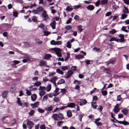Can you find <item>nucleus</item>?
<instances>
[{
	"label": "nucleus",
	"instance_id": "nucleus-53",
	"mask_svg": "<svg viewBox=\"0 0 129 129\" xmlns=\"http://www.w3.org/2000/svg\"><path fill=\"white\" fill-rule=\"evenodd\" d=\"M72 28V27L71 25H68L65 27V28L69 30Z\"/></svg>",
	"mask_w": 129,
	"mask_h": 129
},
{
	"label": "nucleus",
	"instance_id": "nucleus-58",
	"mask_svg": "<svg viewBox=\"0 0 129 129\" xmlns=\"http://www.w3.org/2000/svg\"><path fill=\"white\" fill-rule=\"evenodd\" d=\"M63 122L62 121H58L57 123V125L60 126L61 124H62Z\"/></svg>",
	"mask_w": 129,
	"mask_h": 129
},
{
	"label": "nucleus",
	"instance_id": "nucleus-40",
	"mask_svg": "<svg viewBox=\"0 0 129 129\" xmlns=\"http://www.w3.org/2000/svg\"><path fill=\"white\" fill-rule=\"evenodd\" d=\"M103 109V107L101 105H99L98 106V108L97 109L99 110L100 112H102V109Z\"/></svg>",
	"mask_w": 129,
	"mask_h": 129
},
{
	"label": "nucleus",
	"instance_id": "nucleus-45",
	"mask_svg": "<svg viewBox=\"0 0 129 129\" xmlns=\"http://www.w3.org/2000/svg\"><path fill=\"white\" fill-rule=\"evenodd\" d=\"M116 31V30L113 29H112L111 30H110L109 31V33L111 34H113L115 33Z\"/></svg>",
	"mask_w": 129,
	"mask_h": 129
},
{
	"label": "nucleus",
	"instance_id": "nucleus-16",
	"mask_svg": "<svg viewBox=\"0 0 129 129\" xmlns=\"http://www.w3.org/2000/svg\"><path fill=\"white\" fill-rule=\"evenodd\" d=\"M35 43L37 44H41L42 43V41L38 38H36L35 39Z\"/></svg>",
	"mask_w": 129,
	"mask_h": 129
},
{
	"label": "nucleus",
	"instance_id": "nucleus-33",
	"mask_svg": "<svg viewBox=\"0 0 129 129\" xmlns=\"http://www.w3.org/2000/svg\"><path fill=\"white\" fill-rule=\"evenodd\" d=\"M108 1V0H102L101 3L102 5H103L107 3Z\"/></svg>",
	"mask_w": 129,
	"mask_h": 129
},
{
	"label": "nucleus",
	"instance_id": "nucleus-49",
	"mask_svg": "<svg viewBox=\"0 0 129 129\" xmlns=\"http://www.w3.org/2000/svg\"><path fill=\"white\" fill-rule=\"evenodd\" d=\"M101 93L103 96H104L106 95L107 94V91L106 90L102 91Z\"/></svg>",
	"mask_w": 129,
	"mask_h": 129
},
{
	"label": "nucleus",
	"instance_id": "nucleus-29",
	"mask_svg": "<svg viewBox=\"0 0 129 129\" xmlns=\"http://www.w3.org/2000/svg\"><path fill=\"white\" fill-rule=\"evenodd\" d=\"M67 56L64 59V60L65 61H67L70 57V54L69 52H67Z\"/></svg>",
	"mask_w": 129,
	"mask_h": 129
},
{
	"label": "nucleus",
	"instance_id": "nucleus-5",
	"mask_svg": "<svg viewBox=\"0 0 129 129\" xmlns=\"http://www.w3.org/2000/svg\"><path fill=\"white\" fill-rule=\"evenodd\" d=\"M57 77L56 76H55L53 77L50 80V81L51 82L53 83V84L55 87L56 86L55 81L57 80Z\"/></svg>",
	"mask_w": 129,
	"mask_h": 129
},
{
	"label": "nucleus",
	"instance_id": "nucleus-48",
	"mask_svg": "<svg viewBox=\"0 0 129 129\" xmlns=\"http://www.w3.org/2000/svg\"><path fill=\"white\" fill-rule=\"evenodd\" d=\"M48 97L47 95L46 94L44 96L42 100L43 101H46L47 100Z\"/></svg>",
	"mask_w": 129,
	"mask_h": 129
},
{
	"label": "nucleus",
	"instance_id": "nucleus-14",
	"mask_svg": "<svg viewBox=\"0 0 129 129\" xmlns=\"http://www.w3.org/2000/svg\"><path fill=\"white\" fill-rule=\"evenodd\" d=\"M56 22L55 21H53L50 24V25L51 26L52 28L54 29L55 28Z\"/></svg>",
	"mask_w": 129,
	"mask_h": 129
},
{
	"label": "nucleus",
	"instance_id": "nucleus-12",
	"mask_svg": "<svg viewBox=\"0 0 129 129\" xmlns=\"http://www.w3.org/2000/svg\"><path fill=\"white\" fill-rule=\"evenodd\" d=\"M46 64V62L44 60H42L40 61L39 65L40 66H44Z\"/></svg>",
	"mask_w": 129,
	"mask_h": 129
},
{
	"label": "nucleus",
	"instance_id": "nucleus-35",
	"mask_svg": "<svg viewBox=\"0 0 129 129\" xmlns=\"http://www.w3.org/2000/svg\"><path fill=\"white\" fill-rule=\"evenodd\" d=\"M121 112L125 115H126L128 113L127 110L126 109H123L121 110Z\"/></svg>",
	"mask_w": 129,
	"mask_h": 129
},
{
	"label": "nucleus",
	"instance_id": "nucleus-38",
	"mask_svg": "<svg viewBox=\"0 0 129 129\" xmlns=\"http://www.w3.org/2000/svg\"><path fill=\"white\" fill-rule=\"evenodd\" d=\"M34 86H30L29 88H30V89L31 91L32 90H36L37 89V88L36 87H34L33 88V87L34 86Z\"/></svg>",
	"mask_w": 129,
	"mask_h": 129
},
{
	"label": "nucleus",
	"instance_id": "nucleus-30",
	"mask_svg": "<svg viewBox=\"0 0 129 129\" xmlns=\"http://www.w3.org/2000/svg\"><path fill=\"white\" fill-rule=\"evenodd\" d=\"M51 56L50 54H45L44 56V58L46 59H48L49 58L51 57Z\"/></svg>",
	"mask_w": 129,
	"mask_h": 129
},
{
	"label": "nucleus",
	"instance_id": "nucleus-25",
	"mask_svg": "<svg viewBox=\"0 0 129 129\" xmlns=\"http://www.w3.org/2000/svg\"><path fill=\"white\" fill-rule=\"evenodd\" d=\"M69 68V66H61V67L62 70L63 71L67 70Z\"/></svg>",
	"mask_w": 129,
	"mask_h": 129
},
{
	"label": "nucleus",
	"instance_id": "nucleus-8",
	"mask_svg": "<svg viewBox=\"0 0 129 129\" xmlns=\"http://www.w3.org/2000/svg\"><path fill=\"white\" fill-rule=\"evenodd\" d=\"M39 105V102H37L34 104H30V106L32 108L34 109L38 107Z\"/></svg>",
	"mask_w": 129,
	"mask_h": 129
},
{
	"label": "nucleus",
	"instance_id": "nucleus-57",
	"mask_svg": "<svg viewBox=\"0 0 129 129\" xmlns=\"http://www.w3.org/2000/svg\"><path fill=\"white\" fill-rule=\"evenodd\" d=\"M121 98L120 95H119L117 96V101H120L121 100Z\"/></svg>",
	"mask_w": 129,
	"mask_h": 129
},
{
	"label": "nucleus",
	"instance_id": "nucleus-50",
	"mask_svg": "<svg viewBox=\"0 0 129 129\" xmlns=\"http://www.w3.org/2000/svg\"><path fill=\"white\" fill-rule=\"evenodd\" d=\"M126 27V26H123L122 27V28H121V29L123 31L125 32H128V30H126L125 29Z\"/></svg>",
	"mask_w": 129,
	"mask_h": 129
},
{
	"label": "nucleus",
	"instance_id": "nucleus-52",
	"mask_svg": "<svg viewBox=\"0 0 129 129\" xmlns=\"http://www.w3.org/2000/svg\"><path fill=\"white\" fill-rule=\"evenodd\" d=\"M67 46L69 48H71V45L70 43V42L68 41L67 42Z\"/></svg>",
	"mask_w": 129,
	"mask_h": 129
},
{
	"label": "nucleus",
	"instance_id": "nucleus-17",
	"mask_svg": "<svg viewBox=\"0 0 129 129\" xmlns=\"http://www.w3.org/2000/svg\"><path fill=\"white\" fill-rule=\"evenodd\" d=\"M86 8L87 9L92 11L94 9V7L93 5H89Z\"/></svg>",
	"mask_w": 129,
	"mask_h": 129
},
{
	"label": "nucleus",
	"instance_id": "nucleus-64",
	"mask_svg": "<svg viewBox=\"0 0 129 129\" xmlns=\"http://www.w3.org/2000/svg\"><path fill=\"white\" fill-rule=\"evenodd\" d=\"M16 90V87H12L10 90V91L12 92H13L14 91H15Z\"/></svg>",
	"mask_w": 129,
	"mask_h": 129
},
{
	"label": "nucleus",
	"instance_id": "nucleus-20",
	"mask_svg": "<svg viewBox=\"0 0 129 129\" xmlns=\"http://www.w3.org/2000/svg\"><path fill=\"white\" fill-rule=\"evenodd\" d=\"M103 72L106 74H110L111 71L109 69H105L103 70Z\"/></svg>",
	"mask_w": 129,
	"mask_h": 129
},
{
	"label": "nucleus",
	"instance_id": "nucleus-10",
	"mask_svg": "<svg viewBox=\"0 0 129 129\" xmlns=\"http://www.w3.org/2000/svg\"><path fill=\"white\" fill-rule=\"evenodd\" d=\"M59 114H54L52 116L53 118L55 120H59Z\"/></svg>",
	"mask_w": 129,
	"mask_h": 129
},
{
	"label": "nucleus",
	"instance_id": "nucleus-1",
	"mask_svg": "<svg viewBox=\"0 0 129 129\" xmlns=\"http://www.w3.org/2000/svg\"><path fill=\"white\" fill-rule=\"evenodd\" d=\"M45 89L46 87L45 86H40V87L39 90L40 91L39 92V94L41 97L45 94Z\"/></svg>",
	"mask_w": 129,
	"mask_h": 129
},
{
	"label": "nucleus",
	"instance_id": "nucleus-62",
	"mask_svg": "<svg viewBox=\"0 0 129 129\" xmlns=\"http://www.w3.org/2000/svg\"><path fill=\"white\" fill-rule=\"evenodd\" d=\"M38 77H34L33 78L32 80L34 81H38Z\"/></svg>",
	"mask_w": 129,
	"mask_h": 129
},
{
	"label": "nucleus",
	"instance_id": "nucleus-19",
	"mask_svg": "<svg viewBox=\"0 0 129 129\" xmlns=\"http://www.w3.org/2000/svg\"><path fill=\"white\" fill-rule=\"evenodd\" d=\"M65 81L63 79H61L57 83L58 85L65 83Z\"/></svg>",
	"mask_w": 129,
	"mask_h": 129
},
{
	"label": "nucleus",
	"instance_id": "nucleus-46",
	"mask_svg": "<svg viewBox=\"0 0 129 129\" xmlns=\"http://www.w3.org/2000/svg\"><path fill=\"white\" fill-rule=\"evenodd\" d=\"M34 85L37 86H40L41 84V83L40 82H38L34 83Z\"/></svg>",
	"mask_w": 129,
	"mask_h": 129
},
{
	"label": "nucleus",
	"instance_id": "nucleus-15",
	"mask_svg": "<svg viewBox=\"0 0 129 129\" xmlns=\"http://www.w3.org/2000/svg\"><path fill=\"white\" fill-rule=\"evenodd\" d=\"M96 103L95 102H92L91 103V105L92 107L94 109H96L97 106L96 105Z\"/></svg>",
	"mask_w": 129,
	"mask_h": 129
},
{
	"label": "nucleus",
	"instance_id": "nucleus-32",
	"mask_svg": "<svg viewBox=\"0 0 129 129\" xmlns=\"http://www.w3.org/2000/svg\"><path fill=\"white\" fill-rule=\"evenodd\" d=\"M43 33L45 35L47 36L51 34V32L46 30H45L43 32Z\"/></svg>",
	"mask_w": 129,
	"mask_h": 129
},
{
	"label": "nucleus",
	"instance_id": "nucleus-37",
	"mask_svg": "<svg viewBox=\"0 0 129 129\" xmlns=\"http://www.w3.org/2000/svg\"><path fill=\"white\" fill-rule=\"evenodd\" d=\"M23 58H25V59L28 60H30V58L28 56V54H25L23 56Z\"/></svg>",
	"mask_w": 129,
	"mask_h": 129
},
{
	"label": "nucleus",
	"instance_id": "nucleus-60",
	"mask_svg": "<svg viewBox=\"0 0 129 129\" xmlns=\"http://www.w3.org/2000/svg\"><path fill=\"white\" fill-rule=\"evenodd\" d=\"M112 14V13L111 12H107L105 14L106 16H109Z\"/></svg>",
	"mask_w": 129,
	"mask_h": 129
},
{
	"label": "nucleus",
	"instance_id": "nucleus-42",
	"mask_svg": "<svg viewBox=\"0 0 129 129\" xmlns=\"http://www.w3.org/2000/svg\"><path fill=\"white\" fill-rule=\"evenodd\" d=\"M73 10L72 8L68 6L66 8V10L68 11H72Z\"/></svg>",
	"mask_w": 129,
	"mask_h": 129
},
{
	"label": "nucleus",
	"instance_id": "nucleus-2",
	"mask_svg": "<svg viewBox=\"0 0 129 129\" xmlns=\"http://www.w3.org/2000/svg\"><path fill=\"white\" fill-rule=\"evenodd\" d=\"M45 11H44L42 13V15L43 18H44V20L46 21H48L50 19V18L48 17V15Z\"/></svg>",
	"mask_w": 129,
	"mask_h": 129
},
{
	"label": "nucleus",
	"instance_id": "nucleus-23",
	"mask_svg": "<svg viewBox=\"0 0 129 129\" xmlns=\"http://www.w3.org/2000/svg\"><path fill=\"white\" fill-rule=\"evenodd\" d=\"M53 108V107L51 106L50 107H45V109L47 111H51L52 110Z\"/></svg>",
	"mask_w": 129,
	"mask_h": 129
},
{
	"label": "nucleus",
	"instance_id": "nucleus-7",
	"mask_svg": "<svg viewBox=\"0 0 129 129\" xmlns=\"http://www.w3.org/2000/svg\"><path fill=\"white\" fill-rule=\"evenodd\" d=\"M120 110V108L119 107V104H117L115 106L113 111L115 113L117 114Z\"/></svg>",
	"mask_w": 129,
	"mask_h": 129
},
{
	"label": "nucleus",
	"instance_id": "nucleus-34",
	"mask_svg": "<svg viewBox=\"0 0 129 129\" xmlns=\"http://www.w3.org/2000/svg\"><path fill=\"white\" fill-rule=\"evenodd\" d=\"M56 71L59 74L61 75H63V72L59 69H57L56 70Z\"/></svg>",
	"mask_w": 129,
	"mask_h": 129
},
{
	"label": "nucleus",
	"instance_id": "nucleus-26",
	"mask_svg": "<svg viewBox=\"0 0 129 129\" xmlns=\"http://www.w3.org/2000/svg\"><path fill=\"white\" fill-rule=\"evenodd\" d=\"M51 89V85L50 84H48L47 86L46 87V90L47 92L50 91Z\"/></svg>",
	"mask_w": 129,
	"mask_h": 129
},
{
	"label": "nucleus",
	"instance_id": "nucleus-61",
	"mask_svg": "<svg viewBox=\"0 0 129 129\" xmlns=\"http://www.w3.org/2000/svg\"><path fill=\"white\" fill-rule=\"evenodd\" d=\"M50 44L51 45H56V42L54 40H52L50 42Z\"/></svg>",
	"mask_w": 129,
	"mask_h": 129
},
{
	"label": "nucleus",
	"instance_id": "nucleus-44",
	"mask_svg": "<svg viewBox=\"0 0 129 129\" xmlns=\"http://www.w3.org/2000/svg\"><path fill=\"white\" fill-rule=\"evenodd\" d=\"M81 6H82L81 5H77L74 6H73V7H74V8L75 9H78L80 8L81 7Z\"/></svg>",
	"mask_w": 129,
	"mask_h": 129
},
{
	"label": "nucleus",
	"instance_id": "nucleus-18",
	"mask_svg": "<svg viewBox=\"0 0 129 129\" xmlns=\"http://www.w3.org/2000/svg\"><path fill=\"white\" fill-rule=\"evenodd\" d=\"M87 103V102L86 101L85 99H84L80 102L79 105L82 106L83 105L86 104Z\"/></svg>",
	"mask_w": 129,
	"mask_h": 129
},
{
	"label": "nucleus",
	"instance_id": "nucleus-3",
	"mask_svg": "<svg viewBox=\"0 0 129 129\" xmlns=\"http://www.w3.org/2000/svg\"><path fill=\"white\" fill-rule=\"evenodd\" d=\"M54 51H56V53L58 57H60L62 56L61 53V50L59 48H56Z\"/></svg>",
	"mask_w": 129,
	"mask_h": 129
},
{
	"label": "nucleus",
	"instance_id": "nucleus-43",
	"mask_svg": "<svg viewBox=\"0 0 129 129\" xmlns=\"http://www.w3.org/2000/svg\"><path fill=\"white\" fill-rule=\"evenodd\" d=\"M127 17V15L125 14H123L121 15V19H124Z\"/></svg>",
	"mask_w": 129,
	"mask_h": 129
},
{
	"label": "nucleus",
	"instance_id": "nucleus-6",
	"mask_svg": "<svg viewBox=\"0 0 129 129\" xmlns=\"http://www.w3.org/2000/svg\"><path fill=\"white\" fill-rule=\"evenodd\" d=\"M73 72L71 70H69L66 74L65 78H68L70 77L73 74Z\"/></svg>",
	"mask_w": 129,
	"mask_h": 129
},
{
	"label": "nucleus",
	"instance_id": "nucleus-13",
	"mask_svg": "<svg viewBox=\"0 0 129 129\" xmlns=\"http://www.w3.org/2000/svg\"><path fill=\"white\" fill-rule=\"evenodd\" d=\"M31 100L33 101H35L37 98V96L36 94H33L31 95Z\"/></svg>",
	"mask_w": 129,
	"mask_h": 129
},
{
	"label": "nucleus",
	"instance_id": "nucleus-24",
	"mask_svg": "<svg viewBox=\"0 0 129 129\" xmlns=\"http://www.w3.org/2000/svg\"><path fill=\"white\" fill-rule=\"evenodd\" d=\"M75 105V103H70L68 104L67 106V107H69L70 108H73L74 107Z\"/></svg>",
	"mask_w": 129,
	"mask_h": 129
},
{
	"label": "nucleus",
	"instance_id": "nucleus-47",
	"mask_svg": "<svg viewBox=\"0 0 129 129\" xmlns=\"http://www.w3.org/2000/svg\"><path fill=\"white\" fill-rule=\"evenodd\" d=\"M123 12L124 13H128V12L127 8L125 7L124 9L123 10Z\"/></svg>",
	"mask_w": 129,
	"mask_h": 129
},
{
	"label": "nucleus",
	"instance_id": "nucleus-55",
	"mask_svg": "<svg viewBox=\"0 0 129 129\" xmlns=\"http://www.w3.org/2000/svg\"><path fill=\"white\" fill-rule=\"evenodd\" d=\"M12 62L14 63V64L15 65H16V64H18L20 63V62L19 61L16 60H14Z\"/></svg>",
	"mask_w": 129,
	"mask_h": 129
},
{
	"label": "nucleus",
	"instance_id": "nucleus-54",
	"mask_svg": "<svg viewBox=\"0 0 129 129\" xmlns=\"http://www.w3.org/2000/svg\"><path fill=\"white\" fill-rule=\"evenodd\" d=\"M38 27L43 28L45 27V25L43 23H41L38 25Z\"/></svg>",
	"mask_w": 129,
	"mask_h": 129
},
{
	"label": "nucleus",
	"instance_id": "nucleus-63",
	"mask_svg": "<svg viewBox=\"0 0 129 129\" xmlns=\"http://www.w3.org/2000/svg\"><path fill=\"white\" fill-rule=\"evenodd\" d=\"M37 9L39 12H41L43 11V8L42 7H38Z\"/></svg>",
	"mask_w": 129,
	"mask_h": 129
},
{
	"label": "nucleus",
	"instance_id": "nucleus-11",
	"mask_svg": "<svg viewBox=\"0 0 129 129\" xmlns=\"http://www.w3.org/2000/svg\"><path fill=\"white\" fill-rule=\"evenodd\" d=\"M119 37L120 38V39H119L120 42H123L124 41V35L120 34L119 35Z\"/></svg>",
	"mask_w": 129,
	"mask_h": 129
},
{
	"label": "nucleus",
	"instance_id": "nucleus-36",
	"mask_svg": "<svg viewBox=\"0 0 129 129\" xmlns=\"http://www.w3.org/2000/svg\"><path fill=\"white\" fill-rule=\"evenodd\" d=\"M37 110L38 112L40 113H43L44 112V110L40 108H39Z\"/></svg>",
	"mask_w": 129,
	"mask_h": 129
},
{
	"label": "nucleus",
	"instance_id": "nucleus-59",
	"mask_svg": "<svg viewBox=\"0 0 129 129\" xmlns=\"http://www.w3.org/2000/svg\"><path fill=\"white\" fill-rule=\"evenodd\" d=\"M77 27L78 28V29L80 31V32H81L83 30V29L82 28V26L81 25L77 26Z\"/></svg>",
	"mask_w": 129,
	"mask_h": 129
},
{
	"label": "nucleus",
	"instance_id": "nucleus-31",
	"mask_svg": "<svg viewBox=\"0 0 129 129\" xmlns=\"http://www.w3.org/2000/svg\"><path fill=\"white\" fill-rule=\"evenodd\" d=\"M54 101L55 102L58 103L60 101V99L58 97H55L54 98Z\"/></svg>",
	"mask_w": 129,
	"mask_h": 129
},
{
	"label": "nucleus",
	"instance_id": "nucleus-28",
	"mask_svg": "<svg viewBox=\"0 0 129 129\" xmlns=\"http://www.w3.org/2000/svg\"><path fill=\"white\" fill-rule=\"evenodd\" d=\"M84 57L83 55H80L75 56V58L77 59H79L80 58H83Z\"/></svg>",
	"mask_w": 129,
	"mask_h": 129
},
{
	"label": "nucleus",
	"instance_id": "nucleus-39",
	"mask_svg": "<svg viewBox=\"0 0 129 129\" xmlns=\"http://www.w3.org/2000/svg\"><path fill=\"white\" fill-rule=\"evenodd\" d=\"M84 114H81L79 115V120L81 122L82 121V119L83 117V116H84Z\"/></svg>",
	"mask_w": 129,
	"mask_h": 129
},
{
	"label": "nucleus",
	"instance_id": "nucleus-22",
	"mask_svg": "<svg viewBox=\"0 0 129 129\" xmlns=\"http://www.w3.org/2000/svg\"><path fill=\"white\" fill-rule=\"evenodd\" d=\"M8 92L7 91H4L2 94L3 97V98H6L8 94Z\"/></svg>",
	"mask_w": 129,
	"mask_h": 129
},
{
	"label": "nucleus",
	"instance_id": "nucleus-41",
	"mask_svg": "<svg viewBox=\"0 0 129 129\" xmlns=\"http://www.w3.org/2000/svg\"><path fill=\"white\" fill-rule=\"evenodd\" d=\"M34 110H32L29 113V114L30 116H32L34 115Z\"/></svg>",
	"mask_w": 129,
	"mask_h": 129
},
{
	"label": "nucleus",
	"instance_id": "nucleus-51",
	"mask_svg": "<svg viewBox=\"0 0 129 129\" xmlns=\"http://www.w3.org/2000/svg\"><path fill=\"white\" fill-rule=\"evenodd\" d=\"M32 20L34 22H36L37 21V17L35 16H33Z\"/></svg>",
	"mask_w": 129,
	"mask_h": 129
},
{
	"label": "nucleus",
	"instance_id": "nucleus-4",
	"mask_svg": "<svg viewBox=\"0 0 129 129\" xmlns=\"http://www.w3.org/2000/svg\"><path fill=\"white\" fill-rule=\"evenodd\" d=\"M26 124L29 129H31L34 125L33 122L30 121H28L26 123Z\"/></svg>",
	"mask_w": 129,
	"mask_h": 129
},
{
	"label": "nucleus",
	"instance_id": "nucleus-21",
	"mask_svg": "<svg viewBox=\"0 0 129 129\" xmlns=\"http://www.w3.org/2000/svg\"><path fill=\"white\" fill-rule=\"evenodd\" d=\"M67 115L68 117H71L72 116L71 111L70 110H68L67 111Z\"/></svg>",
	"mask_w": 129,
	"mask_h": 129
},
{
	"label": "nucleus",
	"instance_id": "nucleus-9",
	"mask_svg": "<svg viewBox=\"0 0 129 129\" xmlns=\"http://www.w3.org/2000/svg\"><path fill=\"white\" fill-rule=\"evenodd\" d=\"M116 121L118 123L120 124H123L124 125H129V123L125 120L121 121H119L117 120H116Z\"/></svg>",
	"mask_w": 129,
	"mask_h": 129
},
{
	"label": "nucleus",
	"instance_id": "nucleus-56",
	"mask_svg": "<svg viewBox=\"0 0 129 129\" xmlns=\"http://www.w3.org/2000/svg\"><path fill=\"white\" fill-rule=\"evenodd\" d=\"M71 69L72 70L75 71L77 70V67L76 66H73L71 68Z\"/></svg>",
	"mask_w": 129,
	"mask_h": 129
},
{
	"label": "nucleus",
	"instance_id": "nucleus-27",
	"mask_svg": "<svg viewBox=\"0 0 129 129\" xmlns=\"http://www.w3.org/2000/svg\"><path fill=\"white\" fill-rule=\"evenodd\" d=\"M59 120H62L64 118L63 116V115L61 113H59Z\"/></svg>",
	"mask_w": 129,
	"mask_h": 129
}]
</instances>
